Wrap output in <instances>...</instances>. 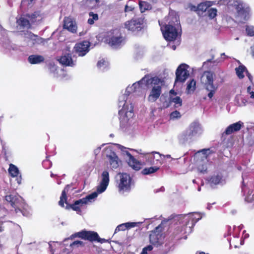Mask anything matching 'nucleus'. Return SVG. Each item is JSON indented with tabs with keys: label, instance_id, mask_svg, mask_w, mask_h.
<instances>
[{
	"label": "nucleus",
	"instance_id": "f257e3e1",
	"mask_svg": "<svg viewBox=\"0 0 254 254\" xmlns=\"http://www.w3.org/2000/svg\"><path fill=\"white\" fill-rule=\"evenodd\" d=\"M101 181L97 187L96 192H93L85 197L75 200L72 204H69L67 201V193L69 190L70 186L66 185L62 192L59 205L62 207H64V203H65V208L66 209H71L76 211L78 214H80L81 212V207L84 204H87L88 201L97 197L98 193H102L106 190L110 181L109 172L107 171H104L101 174Z\"/></svg>",
	"mask_w": 254,
	"mask_h": 254
},
{
	"label": "nucleus",
	"instance_id": "f03ea898",
	"mask_svg": "<svg viewBox=\"0 0 254 254\" xmlns=\"http://www.w3.org/2000/svg\"><path fill=\"white\" fill-rule=\"evenodd\" d=\"M5 199L14 208V211L16 214L19 215L21 214L24 216L28 215L29 212L26 208L27 206L20 196L17 194H10L6 195Z\"/></svg>",
	"mask_w": 254,
	"mask_h": 254
},
{
	"label": "nucleus",
	"instance_id": "7ed1b4c3",
	"mask_svg": "<svg viewBox=\"0 0 254 254\" xmlns=\"http://www.w3.org/2000/svg\"><path fill=\"white\" fill-rule=\"evenodd\" d=\"M215 73L211 71H205L201 76L200 81L205 89L209 92L208 94V97L211 99L215 93L217 89V86L214 84V77Z\"/></svg>",
	"mask_w": 254,
	"mask_h": 254
},
{
	"label": "nucleus",
	"instance_id": "20e7f679",
	"mask_svg": "<svg viewBox=\"0 0 254 254\" xmlns=\"http://www.w3.org/2000/svg\"><path fill=\"white\" fill-rule=\"evenodd\" d=\"M164 81L157 77H154L151 78V86L149 95L147 100L150 102H156L162 93V87Z\"/></svg>",
	"mask_w": 254,
	"mask_h": 254
},
{
	"label": "nucleus",
	"instance_id": "39448f33",
	"mask_svg": "<svg viewBox=\"0 0 254 254\" xmlns=\"http://www.w3.org/2000/svg\"><path fill=\"white\" fill-rule=\"evenodd\" d=\"M146 20L144 16L132 18L127 21L125 24V28L132 32L138 33L143 31L146 27Z\"/></svg>",
	"mask_w": 254,
	"mask_h": 254
},
{
	"label": "nucleus",
	"instance_id": "423d86ee",
	"mask_svg": "<svg viewBox=\"0 0 254 254\" xmlns=\"http://www.w3.org/2000/svg\"><path fill=\"white\" fill-rule=\"evenodd\" d=\"M39 16L38 11H34L32 13H26L22 14L17 19L16 23L18 26L22 28L27 29H31L32 24L36 22V19Z\"/></svg>",
	"mask_w": 254,
	"mask_h": 254
},
{
	"label": "nucleus",
	"instance_id": "0eeeda50",
	"mask_svg": "<svg viewBox=\"0 0 254 254\" xmlns=\"http://www.w3.org/2000/svg\"><path fill=\"white\" fill-rule=\"evenodd\" d=\"M231 4L236 10V18H240L242 20H247L249 19L250 11L249 7L246 6L242 1L238 0H233Z\"/></svg>",
	"mask_w": 254,
	"mask_h": 254
},
{
	"label": "nucleus",
	"instance_id": "6e6552de",
	"mask_svg": "<svg viewBox=\"0 0 254 254\" xmlns=\"http://www.w3.org/2000/svg\"><path fill=\"white\" fill-rule=\"evenodd\" d=\"M164 236L162 232V227L161 224L156 227L154 230L150 232L149 242L153 245H160L162 244Z\"/></svg>",
	"mask_w": 254,
	"mask_h": 254
},
{
	"label": "nucleus",
	"instance_id": "1a4fd4ad",
	"mask_svg": "<svg viewBox=\"0 0 254 254\" xmlns=\"http://www.w3.org/2000/svg\"><path fill=\"white\" fill-rule=\"evenodd\" d=\"M163 36L165 39L169 41L175 40L177 36L178 32L176 27L170 24H166L163 27H161Z\"/></svg>",
	"mask_w": 254,
	"mask_h": 254
},
{
	"label": "nucleus",
	"instance_id": "9d476101",
	"mask_svg": "<svg viewBox=\"0 0 254 254\" xmlns=\"http://www.w3.org/2000/svg\"><path fill=\"white\" fill-rule=\"evenodd\" d=\"M189 67V66L186 64H182L178 67L176 71L175 82H184L186 80L190 75L188 70Z\"/></svg>",
	"mask_w": 254,
	"mask_h": 254
},
{
	"label": "nucleus",
	"instance_id": "9b49d317",
	"mask_svg": "<svg viewBox=\"0 0 254 254\" xmlns=\"http://www.w3.org/2000/svg\"><path fill=\"white\" fill-rule=\"evenodd\" d=\"M120 182L118 188L120 191H127L130 190L131 179L127 173H119Z\"/></svg>",
	"mask_w": 254,
	"mask_h": 254
},
{
	"label": "nucleus",
	"instance_id": "f8f14e48",
	"mask_svg": "<svg viewBox=\"0 0 254 254\" xmlns=\"http://www.w3.org/2000/svg\"><path fill=\"white\" fill-rule=\"evenodd\" d=\"M90 43L88 41H84L76 43L73 47V52L79 57H83L89 51Z\"/></svg>",
	"mask_w": 254,
	"mask_h": 254
},
{
	"label": "nucleus",
	"instance_id": "ddd939ff",
	"mask_svg": "<svg viewBox=\"0 0 254 254\" xmlns=\"http://www.w3.org/2000/svg\"><path fill=\"white\" fill-rule=\"evenodd\" d=\"M59 62L64 66L74 67L76 65V60H73L70 53H66L58 59Z\"/></svg>",
	"mask_w": 254,
	"mask_h": 254
},
{
	"label": "nucleus",
	"instance_id": "4468645a",
	"mask_svg": "<svg viewBox=\"0 0 254 254\" xmlns=\"http://www.w3.org/2000/svg\"><path fill=\"white\" fill-rule=\"evenodd\" d=\"M63 28L72 33H75L77 32V27L76 24L72 20V18L69 17H64V19Z\"/></svg>",
	"mask_w": 254,
	"mask_h": 254
},
{
	"label": "nucleus",
	"instance_id": "2eb2a0df",
	"mask_svg": "<svg viewBox=\"0 0 254 254\" xmlns=\"http://www.w3.org/2000/svg\"><path fill=\"white\" fill-rule=\"evenodd\" d=\"M133 108L131 107L129 111H127L125 106L119 111V119L121 122H127L129 118L133 116Z\"/></svg>",
	"mask_w": 254,
	"mask_h": 254
},
{
	"label": "nucleus",
	"instance_id": "dca6fc26",
	"mask_svg": "<svg viewBox=\"0 0 254 254\" xmlns=\"http://www.w3.org/2000/svg\"><path fill=\"white\" fill-rule=\"evenodd\" d=\"M82 239L87 240L90 242H95L98 238V233L96 232L92 231L82 230V233L80 234Z\"/></svg>",
	"mask_w": 254,
	"mask_h": 254
},
{
	"label": "nucleus",
	"instance_id": "f3484780",
	"mask_svg": "<svg viewBox=\"0 0 254 254\" xmlns=\"http://www.w3.org/2000/svg\"><path fill=\"white\" fill-rule=\"evenodd\" d=\"M243 123L241 121L231 124L226 128L222 134L230 135L234 132L239 131L243 127Z\"/></svg>",
	"mask_w": 254,
	"mask_h": 254
},
{
	"label": "nucleus",
	"instance_id": "a211bd4d",
	"mask_svg": "<svg viewBox=\"0 0 254 254\" xmlns=\"http://www.w3.org/2000/svg\"><path fill=\"white\" fill-rule=\"evenodd\" d=\"M127 156L129 157L128 164L132 169L138 171L141 168V163L136 160L134 157L129 153H127Z\"/></svg>",
	"mask_w": 254,
	"mask_h": 254
},
{
	"label": "nucleus",
	"instance_id": "6ab92c4d",
	"mask_svg": "<svg viewBox=\"0 0 254 254\" xmlns=\"http://www.w3.org/2000/svg\"><path fill=\"white\" fill-rule=\"evenodd\" d=\"M106 41L110 46L112 47H117L120 46L123 42V37L121 36H108L106 39Z\"/></svg>",
	"mask_w": 254,
	"mask_h": 254
},
{
	"label": "nucleus",
	"instance_id": "aec40b11",
	"mask_svg": "<svg viewBox=\"0 0 254 254\" xmlns=\"http://www.w3.org/2000/svg\"><path fill=\"white\" fill-rule=\"evenodd\" d=\"M110 164L112 169H116L119 166V158L116 153L114 152H111L109 155H108Z\"/></svg>",
	"mask_w": 254,
	"mask_h": 254
},
{
	"label": "nucleus",
	"instance_id": "412c9836",
	"mask_svg": "<svg viewBox=\"0 0 254 254\" xmlns=\"http://www.w3.org/2000/svg\"><path fill=\"white\" fill-rule=\"evenodd\" d=\"M45 59L43 56L38 55H32L28 57V61L32 64H35L44 62Z\"/></svg>",
	"mask_w": 254,
	"mask_h": 254
},
{
	"label": "nucleus",
	"instance_id": "4be33fe9",
	"mask_svg": "<svg viewBox=\"0 0 254 254\" xmlns=\"http://www.w3.org/2000/svg\"><path fill=\"white\" fill-rule=\"evenodd\" d=\"M139 7L141 13L144 12L146 10H149L152 9V5L150 3L142 0L139 1Z\"/></svg>",
	"mask_w": 254,
	"mask_h": 254
},
{
	"label": "nucleus",
	"instance_id": "5701e85b",
	"mask_svg": "<svg viewBox=\"0 0 254 254\" xmlns=\"http://www.w3.org/2000/svg\"><path fill=\"white\" fill-rule=\"evenodd\" d=\"M209 2L206 1L201 2L197 5V8H198V15H201L204 12L207 11L208 8L210 6V4H208Z\"/></svg>",
	"mask_w": 254,
	"mask_h": 254
},
{
	"label": "nucleus",
	"instance_id": "b1692460",
	"mask_svg": "<svg viewBox=\"0 0 254 254\" xmlns=\"http://www.w3.org/2000/svg\"><path fill=\"white\" fill-rule=\"evenodd\" d=\"M8 172L12 177H17L19 173L18 168L15 165L11 163L9 164Z\"/></svg>",
	"mask_w": 254,
	"mask_h": 254
},
{
	"label": "nucleus",
	"instance_id": "393cba45",
	"mask_svg": "<svg viewBox=\"0 0 254 254\" xmlns=\"http://www.w3.org/2000/svg\"><path fill=\"white\" fill-rule=\"evenodd\" d=\"M236 74L240 79L244 77V72L247 70V68L244 65H240L238 67L235 68Z\"/></svg>",
	"mask_w": 254,
	"mask_h": 254
},
{
	"label": "nucleus",
	"instance_id": "a878e982",
	"mask_svg": "<svg viewBox=\"0 0 254 254\" xmlns=\"http://www.w3.org/2000/svg\"><path fill=\"white\" fill-rule=\"evenodd\" d=\"M159 168L157 166L145 168L141 171V173L144 175H150L157 172Z\"/></svg>",
	"mask_w": 254,
	"mask_h": 254
},
{
	"label": "nucleus",
	"instance_id": "bb28decb",
	"mask_svg": "<svg viewBox=\"0 0 254 254\" xmlns=\"http://www.w3.org/2000/svg\"><path fill=\"white\" fill-rule=\"evenodd\" d=\"M29 34L30 35L31 38H32L33 37L35 38V39H33V41H34V44H42L45 43L46 40L44 38L38 37V35L34 34L31 32H30Z\"/></svg>",
	"mask_w": 254,
	"mask_h": 254
},
{
	"label": "nucleus",
	"instance_id": "cd10ccee",
	"mask_svg": "<svg viewBox=\"0 0 254 254\" xmlns=\"http://www.w3.org/2000/svg\"><path fill=\"white\" fill-rule=\"evenodd\" d=\"M89 18L88 19L87 22L90 25H93L95 21H97L99 19L98 14L94 13L93 12H90L89 13Z\"/></svg>",
	"mask_w": 254,
	"mask_h": 254
},
{
	"label": "nucleus",
	"instance_id": "c85d7f7f",
	"mask_svg": "<svg viewBox=\"0 0 254 254\" xmlns=\"http://www.w3.org/2000/svg\"><path fill=\"white\" fill-rule=\"evenodd\" d=\"M172 102L174 103L176 105H178L176 107H180L182 105V100L179 96H176L175 97H169V103H171Z\"/></svg>",
	"mask_w": 254,
	"mask_h": 254
},
{
	"label": "nucleus",
	"instance_id": "c756f323",
	"mask_svg": "<svg viewBox=\"0 0 254 254\" xmlns=\"http://www.w3.org/2000/svg\"><path fill=\"white\" fill-rule=\"evenodd\" d=\"M217 10L215 8H210L207 10V14L209 19H212L217 15Z\"/></svg>",
	"mask_w": 254,
	"mask_h": 254
},
{
	"label": "nucleus",
	"instance_id": "7c9ffc66",
	"mask_svg": "<svg viewBox=\"0 0 254 254\" xmlns=\"http://www.w3.org/2000/svg\"><path fill=\"white\" fill-rule=\"evenodd\" d=\"M154 154H157L159 157H160V154L159 153L157 152H152V153H146V155H147V157L148 159V162L151 164H154Z\"/></svg>",
	"mask_w": 254,
	"mask_h": 254
},
{
	"label": "nucleus",
	"instance_id": "2f4dec72",
	"mask_svg": "<svg viewBox=\"0 0 254 254\" xmlns=\"http://www.w3.org/2000/svg\"><path fill=\"white\" fill-rule=\"evenodd\" d=\"M222 180L221 176L219 175L212 176L210 178V181L215 185L219 184Z\"/></svg>",
	"mask_w": 254,
	"mask_h": 254
},
{
	"label": "nucleus",
	"instance_id": "473e14b6",
	"mask_svg": "<svg viewBox=\"0 0 254 254\" xmlns=\"http://www.w3.org/2000/svg\"><path fill=\"white\" fill-rule=\"evenodd\" d=\"M209 151V149H203L201 150H199L197 152V154H200L202 153L203 155V156L202 157V160H205V161H207V158H208V151Z\"/></svg>",
	"mask_w": 254,
	"mask_h": 254
},
{
	"label": "nucleus",
	"instance_id": "72a5a7b5",
	"mask_svg": "<svg viewBox=\"0 0 254 254\" xmlns=\"http://www.w3.org/2000/svg\"><path fill=\"white\" fill-rule=\"evenodd\" d=\"M246 31L248 36H254V26H246Z\"/></svg>",
	"mask_w": 254,
	"mask_h": 254
},
{
	"label": "nucleus",
	"instance_id": "f704fd0d",
	"mask_svg": "<svg viewBox=\"0 0 254 254\" xmlns=\"http://www.w3.org/2000/svg\"><path fill=\"white\" fill-rule=\"evenodd\" d=\"M196 82L192 79L188 84L187 89L188 90L194 91L195 89Z\"/></svg>",
	"mask_w": 254,
	"mask_h": 254
},
{
	"label": "nucleus",
	"instance_id": "c9c22d12",
	"mask_svg": "<svg viewBox=\"0 0 254 254\" xmlns=\"http://www.w3.org/2000/svg\"><path fill=\"white\" fill-rule=\"evenodd\" d=\"M207 162L206 161L202 164H199L198 165V170L201 173H204L207 172Z\"/></svg>",
	"mask_w": 254,
	"mask_h": 254
},
{
	"label": "nucleus",
	"instance_id": "e433bc0d",
	"mask_svg": "<svg viewBox=\"0 0 254 254\" xmlns=\"http://www.w3.org/2000/svg\"><path fill=\"white\" fill-rule=\"evenodd\" d=\"M198 219H199L197 220H195V218L193 217V215L190 216L189 217V220L187 223L186 224V225H189L190 223L191 227H193Z\"/></svg>",
	"mask_w": 254,
	"mask_h": 254
},
{
	"label": "nucleus",
	"instance_id": "4c0bfd02",
	"mask_svg": "<svg viewBox=\"0 0 254 254\" xmlns=\"http://www.w3.org/2000/svg\"><path fill=\"white\" fill-rule=\"evenodd\" d=\"M127 229V225L126 223H123L122 224L119 225L118 226L116 229L115 233H117V232L120 231H125Z\"/></svg>",
	"mask_w": 254,
	"mask_h": 254
},
{
	"label": "nucleus",
	"instance_id": "58836bf2",
	"mask_svg": "<svg viewBox=\"0 0 254 254\" xmlns=\"http://www.w3.org/2000/svg\"><path fill=\"white\" fill-rule=\"evenodd\" d=\"M181 117L180 113L178 111H175L170 114V118L172 119L179 118Z\"/></svg>",
	"mask_w": 254,
	"mask_h": 254
},
{
	"label": "nucleus",
	"instance_id": "ea45409f",
	"mask_svg": "<svg viewBox=\"0 0 254 254\" xmlns=\"http://www.w3.org/2000/svg\"><path fill=\"white\" fill-rule=\"evenodd\" d=\"M74 246H77V247H78L79 246H81V247H83L84 246V243L82 241H74L71 244H70V246L71 247H73Z\"/></svg>",
	"mask_w": 254,
	"mask_h": 254
},
{
	"label": "nucleus",
	"instance_id": "a19ab883",
	"mask_svg": "<svg viewBox=\"0 0 254 254\" xmlns=\"http://www.w3.org/2000/svg\"><path fill=\"white\" fill-rule=\"evenodd\" d=\"M141 223L140 222H127L126 223L127 225V229H130L131 228H133L136 226H137L138 225L140 224Z\"/></svg>",
	"mask_w": 254,
	"mask_h": 254
},
{
	"label": "nucleus",
	"instance_id": "79ce46f5",
	"mask_svg": "<svg viewBox=\"0 0 254 254\" xmlns=\"http://www.w3.org/2000/svg\"><path fill=\"white\" fill-rule=\"evenodd\" d=\"M95 242H97L101 244H103V243L109 242V240H106L105 239H103V238H100L99 235L98 234V238H97V240H96Z\"/></svg>",
	"mask_w": 254,
	"mask_h": 254
},
{
	"label": "nucleus",
	"instance_id": "37998d69",
	"mask_svg": "<svg viewBox=\"0 0 254 254\" xmlns=\"http://www.w3.org/2000/svg\"><path fill=\"white\" fill-rule=\"evenodd\" d=\"M81 233H82V230L80 231V232H77V233H75L73 234H72L70 237H71V239H72V238H75V237H78L80 239H82V237H81Z\"/></svg>",
	"mask_w": 254,
	"mask_h": 254
},
{
	"label": "nucleus",
	"instance_id": "c03bdc74",
	"mask_svg": "<svg viewBox=\"0 0 254 254\" xmlns=\"http://www.w3.org/2000/svg\"><path fill=\"white\" fill-rule=\"evenodd\" d=\"M134 9V8L132 6H128L127 5H126L125 7V12H127L129 11H132Z\"/></svg>",
	"mask_w": 254,
	"mask_h": 254
},
{
	"label": "nucleus",
	"instance_id": "a18cd8bd",
	"mask_svg": "<svg viewBox=\"0 0 254 254\" xmlns=\"http://www.w3.org/2000/svg\"><path fill=\"white\" fill-rule=\"evenodd\" d=\"M189 7L190 8V10L196 12L198 14V8H197V6H196L192 4H190Z\"/></svg>",
	"mask_w": 254,
	"mask_h": 254
},
{
	"label": "nucleus",
	"instance_id": "49530a36",
	"mask_svg": "<svg viewBox=\"0 0 254 254\" xmlns=\"http://www.w3.org/2000/svg\"><path fill=\"white\" fill-rule=\"evenodd\" d=\"M105 64V60H101L98 61L97 65L98 67L101 68V67H102Z\"/></svg>",
	"mask_w": 254,
	"mask_h": 254
},
{
	"label": "nucleus",
	"instance_id": "de8ad7c7",
	"mask_svg": "<svg viewBox=\"0 0 254 254\" xmlns=\"http://www.w3.org/2000/svg\"><path fill=\"white\" fill-rule=\"evenodd\" d=\"M86 2H88L89 3H93L94 6L98 4L99 2V0H85Z\"/></svg>",
	"mask_w": 254,
	"mask_h": 254
},
{
	"label": "nucleus",
	"instance_id": "09e8293b",
	"mask_svg": "<svg viewBox=\"0 0 254 254\" xmlns=\"http://www.w3.org/2000/svg\"><path fill=\"white\" fill-rule=\"evenodd\" d=\"M251 86H249L247 88V92L250 94L251 98H254V92L251 91Z\"/></svg>",
	"mask_w": 254,
	"mask_h": 254
},
{
	"label": "nucleus",
	"instance_id": "8fccbe9b",
	"mask_svg": "<svg viewBox=\"0 0 254 254\" xmlns=\"http://www.w3.org/2000/svg\"><path fill=\"white\" fill-rule=\"evenodd\" d=\"M144 79V78H142L140 80L138 81L137 83H135L133 84V86L135 88L137 86H139L142 83V81Z\"/></svg>",
	"mask_w": 254,
	"mask_h": 254
},
{
	"label": "nucleus",
	"instance_id": "3c124183",
	"mask_svg": "<svg viewBox=\"0 0 254 254\" xmlns=\"http://www.w3.org/2000/svg\"><path fill=\"white\" fill-rule=\"evenodd\" d=\"M251 54L252 57L254 59V46L251 47Z\"/></svg>",
	"mask_w": 254,
	"mask_h": 254
},
{
	"label": "nucleus",
	"instance_id": "603ef678",
	"mask_svg": "<svg viewBox=\"0 0 254 254\" xmlns=\"http://www.w3.org/2000/svg\"><path fill=\"white\" fill-rule=\"evenodd\" d=\"M147 251H151L153 249V247L151 245H148L147 246L144 247Z\"/></svg>",
	"mask_w": 254,
	"mask_h": 254
},
{
	"label": "nucleus",
	"instance_id": "864d4df0",
	"mask_svg": "<svg viewBox=\"0 0 254 254\" xmlns=\"http://www.w3.org/2000/svg\"><path fill=\"white\" fill-rule=\"evenodd\" d=\"M147 251H151L153 249V247L151 245H148L147 246L144 247Z\"/></svg>",
	"mask_w": 254,
	"mask_h": 254
},
{
	"label": "nucleus",
	"instance_id": "5fc2aeb1",
	"mask_svg": "<svg viewBox=\"0 0 254 254\" xmlns=\"http://www.w3.org/2000/svg\"><path fill=\"white\" fill-rule=\"evenodd\" d=\"M246 73H247V75L248 76V78H249V79L251 81L252 79V75H251V74L249 72V71H248V70L247 69V70L246 71Z\"/></svg>",
	"mask_w": 254,
	"mask_h": 254
},
{
	"label": "nucleus",
	"instance_id": "6e6d98bb",
	"mask_svg": "<svg viewBox=\"0 0 254 254\" xmlns=\"http://www.w3.org/2000/svg\"><path fill=\"white\" fill-rule=\"evenodd\" d=\"M140 254H148V251L145 248H143L142 251Z\"/></svg>",
	"mask_w": 254,
	"mask_h": 254
},
{
	"label": "nucleus",
	"instance_id": "4d7b16f0",
	"mask_svg": "<svg viewBox=\"0 0 254 254\" xmlns=\"http://www.w3.org/2000/svg\"><path fill=\"white\" fill-rule=\"evenodd\" d=\"M170 93L172 94H173L174 95H177V92H176L173 89H171L170 91Z\"/></svg>",
	"mask_w": 254,
	"mask_h": 254
},
{
	"label": "nucleus",
	"instance_id": "13d9d810",
	"mask_svg": "<svg viewBox=\"0 0 254 254\" xmlns=\"http://www.w3.org/2000/svg\"><path fill=\"white\" fill-rule=\"evenodd\" d=\"M211 61H212V60H211V59L208 60H207V62H208V63H209V62H211Z\"/></svg>",
	"mask_w": 254,
	"mask_h": 254
},
{
	"label": "nucleus",
	"instance_id": "bf43d9fd",
	"mask_svg": "<svg viewBox=\"0 0 254 254\" xmlns=\"http://www.w3.org/2000/svg\"><path fill=\"white\" fill-rule=\"evenodd\" d=\"M199 254H205V253L202 252H200Z\"/></svg>",
	"mask_w": 254,
	"mask_h": 254
},
{
	"label": "nucleus",
	"instance_id": "052dcab7",
	"mask_svg": "<svg viewBox=\"0 0 254 254\" xmlns=\"http://www.w3.org/2000/svg\"><path fill=\"white\" fill-rule=\"evenodd\" d=\"M0 230L1 231V227H0Z\"/></svg>",
	"mask_w": 254,
	"mask_h": 254
},
{
	"label": "nucleus",
	"instance_id": "680f3d73",
	"mask_svg": "<svg viewBox=\"0 0 254 254\" xmlns=\"http://www.w3.org/2000/svg\"><path fill=\"white\" fill-rule=\"evenodd\" d=\"M53 174H51V176L53 177Z\"/></svg>",
	"mask_w": 254,
	"mask_h": 254
}]
</instances>
